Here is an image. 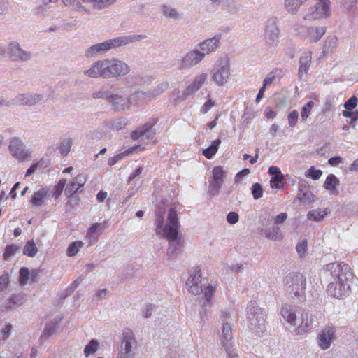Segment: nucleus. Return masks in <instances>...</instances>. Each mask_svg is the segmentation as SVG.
<instances>
[{"label": "nucleus", "instance_id": "nucleus-1", "mask_svg": "<svg viewBox=\"0 0 358 358\" xmlns=\"http://www.w3.org/2000/svg\"><path fill=\"white\" fill-rule=\"evenodd\" d=\"M165 209L159 208L156 213L155 220L156 224L155 231L157 234L162 235L169 241L167 257L169 260L175 261L182 255V245L178 238L180 223L177 211L175 208H171L168 214V222L164 226Z\"/></svg>", "mask_w": 358, "mask_h": 358}, {"label": "nucleus", "instance_id": "nucleus-2", "mask_svg": "<svg viewBox=\"0 0 358 358\" xmlns=\"http://www.w3.org/2000/svg\"><path fill=\"white\" fill-rule=\"evenodd\" d=\"M324 269L329 272L335 280L328 285L327 292L329 295L338 299L346 296L350 291L348 282L353 277L349 265L344 262L330 263Z\"/></svg>", "mask_w": 358, "mask_h": 358}, {"label": "nucleus", "instance_id": "nucleus-3", "mask_svg": "<svg viewBox=\"0 0 358 358\" xmlns=\"http://www.w3.org/2000/svg\"><path fill=\"white\" fill-rule=\"evenodd\" d=\"M129 72L130 67L126 62L114 58L96 61L84 71V74L93 78L109 79L123 76Z\"/></svg>", "mask_w": 358, "mask_h": 358}, {"label": "nucleus", "instance_id": "nucleus-4", "mask_svg": "<svg viewBox=\"0 0 358 358\" xmlns=\"http://www.w3.org/2000/svg\"><path fill=\"white\" fill-rule=\"evenodd\" d=\"M143 38L144 36L143 35H127L118 36L115 38L108 39L103 42L91 45L86 49L84 55L87 58L94 57L97 55L105 54L110 50L116 49L119 47L132 43Z\"/></svg>", "mask_w": 358, "mask_h": 358}, {"label": "nucleus", "instance_id": "nucleus-5", "mask_svg": "<svg viewBox=\"0 0 358 358\" xmlns=\"http://www.w3.org/2000/svg\"><path fill=\"white\" fill-rule=\"evenodd\" d=\"M266 313L259 308L255 301H250L246 308L247 326L255 335H260L266 329Z\"/></svg>", "mask_w": 358, "mask_h": 358}, {"label": "nucleus", "instance_id": "nucleus-6", "mask_svg": "<svg viewBox=\"0 0 358 358\" xmlns=\"http://www.w3.org/2000/svg\"><path fill=\"white\" fill-rule=\"evenodd\" d=\"M286 292L292 297L303 299L305 294L306 281L300 273L292 272L287 274L283 280Z\"/></svg>", "mask_w": 358, "mask_h": 358}, {"label": "nucleus", "instance_id": "nucleus-7", "mask_svg": "<svg viewBox=\"0 0 358 358\" xmlns=\"http://www.w3.org/2000/svg\"><path fill=\"white\" fill-rule=\"evenodd\" d=\"M210 80L217 86L227 83L230 76V66L227 58H220L213 66L210 71Z\"/></svg>", "mask_w": 358, "mask_h": 358}, {"label": "nucleus", "instance_id": "nucleus-8", "mask_svg": "<svg viewBox=\"0 0 358 358\" xmlns=\"http://www.w3.org/2000/svg\"><path fill=\"white\" fill-rule=\"evenodd\" d=\"M201 276V271L198 267H192L188 270L185 286L187 291L192 295H199L203 292V287L206 285Z\"/></svg>", "mask_w": 358, "mask_h": 358}, {"label": "nucleus", "instance_id": "nucleus-9", "mask_svg": "<svg viewBox=\"0 0 358 358\" xmlns=\"http://www.w3.org/2000/svg\"><path fill=\"white\" fill-rule=\"evenodd\" d=\"M331 14L330 2L317 1L313 6L309 8L303 16L304 20H317L328 17Z\"/></svg>", "mask_w": 358, "mask_h": 358}, {"label": "nucleus", "instance_id": "nucleus-10", "mask_svg": "<svg viewBox=\"0 0 358 358\" xmlns=\"http://www.w3.org/2000/svg\"><path fill=\"white\" fill-rule=\"evenodd\" d=\"M136 346L133 332L131 331L124 332L118 358H134Z\"/></svg>", "mask_w": 358, "mask_h": 358}, {"label": "nucleus", "instance_id": "nucleus-11", "mask_svg": "<svg viewBox=\"0 0 358 358\" xmlns=\"http://www.w3.org/2000/svg\"><path fill=\"white\" fill-rule=\"evenodd\" d=\"M224 171L222 166H215L212 170V177L209 178L208 193L211 197L219 195L224 182Z\"/></svg>", "mask_w": 358, "mask_h": 358}, {"label": "nucleus", "instance_id": "nucleus-12", "mask_svg": "<svg viewBox=\"0 0 358 358\" xmlns=\"http://www.w3.org/2000/svg\"><path fill=\"white\" fill-rule=\"evenodd\" d=\"M316 317L302 310L299 312V316L294 325V331L297 334H303L313 329L315 325Z\"/></svg>", "mask_w": 358, "mask_h": 358}, {"label": "nucleus", "instance_id": "nucleus-13", "mask_svg": "<svg viewBox=\"0 0 358 358\" xmlns=\"http://www.w3.org/2000/svg\"><path fill=\"white\" fill-rule=\"evenodd\" d=\"M230 314L227 311H222L221 318L222 320V329L220 335V340L222 347L225 350H230L234 347V342L231 336V327L229 322Z\"/></svg>", "mask_w": 358, "mask_h": 358}, {"label": "nucleus", "instance_id": "nucleus-14", "mask_svg": "<svg viewBox=\"0 0 358 358\" xmlns=\"http://www.w3.org/2000/svg\"><path fill=\"white\" fill-rule=\"evenodd\" d=\"M204 58V54H202L201 51L196 48L189 51L180 59L179 62L180 69H189L199 64Z\"/></svg>", "mask_w": 358, "mask_h": 358}, {"label": "nucleus", "instance_id": "nucleus-15", "mask_svg": "<svg viewBox=\"0 0 358 358\" xmlns=\"http://www.w3.org/2000/svg\"><path fill=\"white\" fill-rule=\"evenodd\" d=\"M8 150L11 155L19 161H24L30 157V152L25 148L22 140L14 137L10 139Z\"/></svg>", "mask_w": 358, "mask_h": 358}, {"label": "nucleus", "instance_id": "nucleus-16", "mask_svg": "<svg viewBox=\"0 0 358 358\" xmlns=\"http://www.w3.org/2000/svg\"><path fill=\"white\" fill-rule=\"evenodd\" d=\"M336 330L333 327L327 326L320 331L317 337V345L323 350L330 348L336 340Z\"/></svg>", "mask_w": 358, "mask_h": 358}, {"label": "nucleus", "instance_id": "nucleus-17", "mask_svg": "<svg viewBox=\"0 0 358 358\" xmlns=\"http://www.w3.org/2000/svg\"><path fill=\"white\" fill-rule=\"evenodd\" d=\"M155 135V130L150 123H146L131 133V137L134 141L139 142L152 141Z\"/></svg>", "mask_w": 358, "mask_h": 358}, {"label": "nucleus", "instance_id": "nucleus-18", "mask_svg": "<svg viewBox=\"0 0 358 358\" xmlns=\"http://www.w3.org/2000/svg\"><path fill=\"white\" fill-rule=\"evenodd\" d=\"M264 36L268 46L273 47L278 43L279 29L275 20L270 19L266 22Z\"/></svg>", "mask_w": 358, "mask_h": 358}, {"label": "nucleus", "instance_id": "nucleus-19", "mask_svg": "<svg viewBox=\"0 0 358 358\" xmlns=\"http://www.w3.org/2000/svg\"><path fill=\"white\" fill-rule=\"evenodd\" d=\"M44 101L43 94L34 93L19 94L14 98L16 106H34Z\"/></svg>", "mask_w": 358, "mask_h": 358}, {"label": "nucleus", "instance_id": "nucleus-20", "mask_svg": "<svg viewBox=\"0 0 358 358\" xmlns=\"http://www.w3.org/2000/svg\"><path fill=\"white\" fill-rule=\"evenodd\" d=\"M301 311L302 309L296 306L285 304L282 307L280 314L285 322L290 326L294 327L299 318V312Z\"/></svg>", "mask_w": 358, "mask_h": 358}, {"label": "nucleus", "instance_id": "nucleus-21", "mask_svg": "<svg viewBox=\"0 0 358 358\" xmlns=\"http://www.w3.org/2000/svg\"><path fill=\"white\" fill-rule=\"evenodd\" d=\"M207 78L208 74L206 73H201L194 76L192 81L184 90L182 96L186 98L195 94L204 85Z\"/></svg>", "mask_w": 358, "mask_h": 358}, {"label": "nucleus", "instance_id": "nucleus-22", "mask_svg": "<svg viewBox=\"0 0 358 358\" xmlns=\"http://www.w3.org/2000/svg\"><path fill=\"white\" fill-rule=\"evenodd\" d=\"M9 53L10 58L13 61L27 62L31 58V52L22 50L19 43L15 41H13L10 43Z\"/></svg>", "mask_w": 358, "mask_h": 358}, {"label": "nucleus", "instance_id": "nucleus-23", "mask_svg": "<svg viewBox=\"0 0 358 358\" xmlns=\"http://www.w3.org/2000/svg\"><path fill=\"white\" fill-rule=\"evenodd\" d=\"M312 62L311 52H304L299 58L298 77L300 80H305Z\"/></svg>", "mask_w": 358, "mask_h": 358}, {"label": "nucleus", "instance_id": "nucleus-24", "mask_svg": "<svg viewBox=\"0 0 358 358\" xmlns=\"http://www.w3.org/2000/svg\"><path fill=\"white\" fill-rule=\"evenodd\" d=\"M221 39L220 35H216L210 38H208L206 41L200 43L197 48L201 51L202 54H204V57L210 55L211 52H215L219 47Z\"/></svg>", "mask_w": 358, "mask_h": 358}, {"label": "nucleus", "instance_id": "nucleus-25", "mask_svg": "<svg viewBox=\"0 0 358 358\" xmlns=\"http://www.w3.org/2000/svg\"><path fill=\"white\" fill-rule=\"evenodd\" d=\"M309 189L308 182L305 180H300L298 183L299 193L296 199L303 203L313 202L315 196Z\"/></svg>", "mask_w": 358, "mask_h": 358}, {"label": "nucleus", "instance_id": "nucleus-26", "mask_svg": "<svg viewBox=\"0 0 358 358\" xmlns=\"http://www.w3.org/2000/svg\"><path fill=\"white\" fill-rule=\"evenodd\" d=\"M86 182L84 174H79L72 179L64 189V194L67 197L72 196Z\"/></svg>", "mask_w": 358, "mask_h": 358}, {"label": "nucleus", "instance_id": "nucleus-27", "mask_svg": "<svg viewBox=\"0 0 358 358\" xmlns=\"http://www.w3.org/2000/svg\"><path fill=\"white\" fill-rule=\"evenodd\" d=\"M104 228V224L95 223L87 229L85 238L87 241L89 245H92L97 242L98 238L103 233Z\"/></svg>", "mask_w": 358, "mask_h": 358}, {"label": "nucleus", "instance_id": "nucleus-28", "mask_svg": "<svg viewBox=\"0 0 358 358\" xmlns=\"http://www.w3.org/2000/svg\"><path fill=\"white\" fill-rule=\"evenodd\" d=\"M108 103L116 110H124L129 103L128 98L118 94H111L108 98Z\"/></svg>", "mask_w": 358, "mask_h": 358}, {"label": "nucleus", "instance_id": "nucleus-29", "mask_svg": "<svg viewBox=\"0 0 358 358\" xmlns=\"http://www.w3.org/2000/svg\"><path fill=\"white\" fill-rule=\"evenodd\" d=\"M169 87V83L165 81L162 82V83L159 84L156 87H155L152 90H150L146 93L143 92H138V96H143L145 95L148 98V99H152L160 94H162L164 92H165Z\"/></svg>", "mask_w": 358, "mask_h": 358}, {"label": "nucleus", "instance_id": "nucleus-30", "mask_svg": "<svg viewBox=\"0 0 358 358\" xmlns=\"http://www.w3.org/2000/svg\"><path fill=\"white\" fill-rule=\"evenodd\" d=\"M73 145V140L71 138H63L60 140V141L56 145V149L59 151V154L62 157H66L71 147Z\"/></svg>", "mask_w": 358, "mask_h": 358}, {"label": "nucleus", "instance_id": "nucleus-31", "mask_svg": "<svg viewBox=\"0 0 358 358\" xmlns=\"http://www.w3.org/2000/svg\"><path fill=\"white\" fill-rule=\"evenodd\" d=\"M340 184L339 180L334 174H329L324 183V187L331 194H338L337 186Z\"/></svg>", "mask_w": 358, "mask_h": 358}, {"label": "nucleus", "instance_id": "nucleus-32", "mask_svg": "<svg viewBox=\"0 0 358 358\" xmlns=\"http://www.w3.org/2000/svg\"><path fill=\"white\" fill-rule=\"evenodd\" d=\"M262 231L266 238L274 241H279L283 237L280 228L276 226L266 228Z\"/></svg>", "mask_w": 358, "mask_h": 358}, {"label": "nucleus", "instance_id": "nucleus-33", "mask_svg": "<svg viewBox=\"0 0 358 358\" xmlns=\"http://www.w3.org/2000/svg\"><path fill=\"white\" fill-rule=\"evenodd\" d=\"M62 320V316L60 315H56L52 320L48 322L43 330L41 337L50 336L52 335L57 329V325Z\"/></svg>", "mask_w": 358, "mask_h": 358}, {"label": "nucleus", "instance_id": "nucleus-34", "mask_svg": "<svg viewBox=\"0 0 358 358\" xmlns=\"http://www.w3.org/2000/svg\"><path fill=\"white\" fill-rule=\"evenodd\" d=\"M327 28L323 26L310 27L308 38L311 42L318 41L326 33Z\"/></svg>", "mask_w": 358, "mask_h": 358}, {"label": "nucleus", "instance_id": "nucleus-35", "mask_svg": "<svg viewBox=\"0 0 358 358\" xmlns=\"http://www.w3.org/2000/svg\"><path fill=\"white\" fill-rule=\"evenodd\" d=\"M49 196L48 191L45 188H41L35 192L32 196L31 203L34 206H41L44 204V201Z\"/></svg>", "mask_w": 358, "mask_h": 358}, {"label": "nucleus", "instance_id": "nucleus-36", "mask_svg": "<svg viewBox=\"0 0 358 358\" xmlns=\"http://www.w3.org/2000/svg\"><path fill=\"white\" fill-rule=\"evenodd\" d=\"M328 208L314 209L310 210L307 214V218L309 220L315 222H321L329 214Z\"/></svg>", "mask_w": 358, "mask_h": 358}, {"label": "nucleus", "instance_id": "nucleus-37", "mask_svg": "<svg viewBox=\"0 0 358 358\" xmlns=\"http://www.w3.org/2000/svg\"><path fill=\"white\" fill-rule=\"evenodd\" d=\"M338 45V38L336 36L331 35L328 36L324 42V50L322 53L324 55L332 52Z\"/></svg>", "mask_w": 358, "mask_h": 358}, {"label": "nucleus", "instance_id": "nucleus-38", "mask_svg": "<svg viewBox=\"0 0 358 358\" xmlns=\"http://www.w3.org/2000/svg\"><path fill=\"white\" fill-rule=\"evenodd\" d=\"M25 301V299L23 295L18 294L10 296L7 301L4 303V308L6 309H11L14 306H22Z\"/></svg>", "mask_w": 358, "mask_h": 358}, {"label": "nucleus", "instance_id": "nucleus-39", "mask_svg": "<svg viewBox=\"0 0 358 358\" xmlns=\"http://www.w3.org/2000/svg\"><path fill=\"white\" fill-rule=\"evenodd\" d=\"M307 0H285V6L289 13L295 14Z\"/></svg>", "mask_w": 358, "mask_h": 358}, {"label": "nucleus", "instance_id": "nucleus-40", "mask_svg": "<svg viewBox=\"0 0 358 358\" xmlns=\"http://www.w3.org/2000/svg\"><path fill=\"white\" fill-rule=\"evenodd\" d=\"M310 27L296 24L292 27L293 34L301 38H307Z\"/></svg>", "mask_w": 358, "mask_h": 358}, {"label": "nucleus", "instance_id": "nucleus-41", "mask_svg": "<svg viewBox=\"0 0 358 358\" xmlns=\"http://www.w3.org/2000/svg\"><path fill=\"white\" fill-rule=\"evenodd\" d=\"M220 143H221V141L219 139L214 141L212 143V144L210 145V146H209L208 148L203 150V155L207 159H211L216 154Z\"/></svg>", "mask_w": 358, "mask_h": 358}, {"label": "nucleus", "instance_id": "nucleus-42", "mask_svg": "<svg viewBox=\"0 0 358 358\" xmlns=\"http://www.w3.org/2000/svg\"><path fill=\"white\" fill-rule=\"evenodd\" d=\"M140 146L138 145V146H134V147H132L128 150H127L126 151L122 152V153H120V154H117L115 156H114L113 157H110L108 159V164L109 166H113L114 164H115L118 161L121 160L122 159H123V157L127 155H129V153L132 152L135 149H138Z\"/></svg>", "mask_w": 358, "mask_h": 358}, {"label": "nucleus", "instance_id": "nucleus-43", "mask_svg": "<svg viewBox=\"0 0 358 358\" xmlns=\"http://www.w3.org/2000/svg\"><path fill=\"white\" fill-rule=\"evenodd\" d=\"M38 249L34 241L33 240L28 241L24 247V255L33 257L36 255Z\"/></svg>", "mask_w": 358, "mask_h": 358}, {"label": "nucleus", "instance_id": "nucleus-44", "mask_svg": "<svg viewBox=\"0 0 358 358\" xmlns=\"http://www.w3.org/2000/svg\"><path fill=\"white\" fill-rule=\"evenodd\" d=\"M66 184V180L64 178H62L59 180L57 184L53 187L52 190L50 192V195L55 199H57L62 194V192Z\"/></svg>", "mask_w": 358, "mask_h": 358}, {"label": "nucleus", "instance_id": "nucleus-45", "mask_svg": "<svg viewBox=\"0 0 358 358\" xmlns=\"http://www.w3.org/2000/svg\"><path fill=\"white\" fill-rule=\"evenodd\" d=\"M162 11L164 15L174 20H178L180 18L179 13L169 6L164 5L162 8Z\"/></svg>", "mask_w": 358, "mask_h": 358}, {"label": "nucleus", "instance_id": "nucleus-46", "mask_svg": "<svg viewBox=\"0 0 358 358\" xmlns=\"http://www.w3.org/2000/svg\"><path fill=\"white\" fill-rule=\"evenodd\" d=\"M81 241H74L71 243L67 248V254L69 257L74 256L78 253L79 249L83 246Z\"/></svg>", "mask_w": 358, "mask_h": 358}, {"label": "nucleus", "instance_id": "nucleus-47", "mask_svg": "<svg viewBox=\"0 0 358 358\" xmlns=\"http://www.w3.org/2000/svg\"><path fill=\"white\" fill-rule=\"evenodd\" d=\"M98 348V343L96 340H92L84 349V354L86 357H89L90 355L94 354Z\"/></svg>", "mask_w": 358, "mask_h": 358}, {"label": "nucleus", "instance_id": "nucleus-48", "mask_svg": "<svg viewBox=\"0 0 358 358\" xmlns=\"http://www.w3.org/2000/svg\"><path fill=\"white\" fill-rule=\"evenodd\" d=\"M263 187L259 183H255L252 185L251 192L255 199H259L263 196Z\"/></svg>", "mask_w": 358, "mask_h": 358}, {"label": "nucleus", "instance_id": "nucleus-49", "mask_svg": "<svg viewBox=\"0 0 358 358\" xmlns=\"http://www.w3.org/2000/svg\"><path fill=\"white\" fill-rule=\"evenodd\" d=\"M215 287L212 285H208L204 288L203 287V298L206 303H210L212 296L215 292Z\"/></svg>", "mask_w": 358, "mask_h": 358}, {"label": "nucleus", "instance_id": "nucleus-50", "mask_svg": "<svg viewBox=\"0 0 358 358\" xmlns=\"http://www.w3.org/2000/svg\"><path fill=\"white\" fill-rule=\"evenodd\" d=\"M166 358H189V356L180 349H175L171 350Z\"/></svg>", "mask_w": 358, "mask_h": 358}, {"label": "nucleus", "instance_id": "nucleus-51", "mask_svg": "<svg viewBox=\"0 0 358 358\" xmlns=\"http://www.w3.org/2000/svg\"><path fill=\"white\" fill-rule=\"evenodd\" d=\"M12 327V324L10 322L5 323L1 331V336L3 341L7 340L10 337Z\"/></svg>", "mask_w": 358, "mask_h": 358}, {"label": "nucleus", "instance_id": "nucleus-52", "mask_svg": "<svg viewBox=\"0 0 358 358\" xmlns=\"http://www.w3.org/2000/svg\"><path fill=\"white\" fill-rule=\"evenodd\" d=\"M18 250L19 248L16 245H7L3 253V258L7 259L10 256L15 255Z\"/></svg>", "mask_w": 358, "mask_h": 358}, {"label": "nucleus", "instance_id": "nucleus-53", "mask_svg": "<svg viewBox=\"0 0 358 358\" xmlns=\"http://www.w3.org/2000/svg\"><path fill=\"white\" fill-rule=\"evenodd\" d=\"M343 6L350 13H354L357 8V0H343Z\"/></svg>", "mask_w": 358, "mask_h": 358}, {"label": "nucleus", "instance_id": "nucleus-54", "mask_svg": "<svg viewBox=\"0 0 358 358\" xmlns=\"http://www.w3.org/2000/svg\"><path fill=\"white\" fill-rule=\"evenodd\" d=\"M314 106V103L312 101H308L304 106H303L301 112V116L303 120L306 119L310 113V110Z\"/></svg>", "mask_w": 358, "mask_h": 358}, {"label": "nucleus", "instance_id": "nucleus-55", "mask_svg": "<svg viewBox=\"0 0 358 358\" xmlns=\"http://www.w3.org/2000/svg\"><path fill=\"white\" fill-rule=\"evenodd\" d=\"M110 95V92L107 90H99L97 92H94L92 94V97L93 99H102L107 101L108 103V98Z\"/></svg>", "mask_w": 358, "mask_h": 358}, {"label": "nucleus", "instance_id": "nucleus-56", "mask_svg": "<svg viewBox=\"0 0 358 358\" xmlns=\"http://www.w3.org/2000/svg\"><path fill=\"white\" fill-rule=\"evenodd\" d=\"M215 106V101L210 99V94H208V100L203 103L200 109L203 114L207 113Z\"/></svg>", "mask_w": 358, "mask_h": 358}, {"label": "nucleus", "instance_id": "nucleus-57", "mask_svg": "<svg viewBox=\"0 0 358 358\" xmlns=\"http://www.w3.org/2000/svg\"><path fill=\"white\" fill-rule=\"evenodd\" d=\"M29 275V271L27 268L23 267L20 270V282L22 285L27 283Z\"/></svg>", "mask_w": 358, "mask_h": 358}, {"label": "nucleus", "instance_id": "nucleus-58", "mask_svg": "<svg viewBox=\"0 0 358 358\" xmlns=\"http://www.w3.org/2000/svg\"><path fill=\"white\" fill-rule=\"evenodd\" d=\"M322 174V171L320 169H315L313 166L310 168L308 171L307 176L313 180L319 179Z\"/></svg>", "mask_w": 358, "mask_h": 358}, {"label": "nucleus", "instance_id": "nucleus-59", "mask_svg": "<svg viewBox=\"0 0 358 358\" xmlns=\"http://www.w3.org/2000/svg\"><path fill=\"white\" fill-rule=\"evenodd\" d=\"M299 113L296 110L292 111L288 115V123L289 127H294L298 121Z\"/></svg>", "mask_w": 358, "mask_h": 358}, {"label": "nucleus", "instance_id": "nucleus-60", "mask_svg": "<svg viewBox=\"0 0 358 358\" xmlns=\"http://www.w3.org/2000/svg\"><path fill=\"white\" fill-rule=\"evenodd\" d=\"M99 8H108L111 5L114 4L117 0H93Z\"/></svg>", "mask_w": 358, "mask_h": 358}, {"label": "nucleus", "instance_id": "nucleus-61", "mask_svg": "<svg viewBox=\"0 0 358 358\" xmlns=\"http://www.w3.org/2000/svg\"><path fill=\"white\" fill-rule=\"evenodd\" d=\"M283 180V175L272 176L270 182L271 187L279 189L280 187V183Z\"/></svg>", "mask_w": 358, "mask_h": 358}, {"label": "nucleus", "instance_id": "nucleus-62", "mask_svg": "<svg viewBox=\"0 0 358 358\" xmlns=\"http://www.w3.org/2000/svg\"><path fill=\"white\" fill-rule=\"evenodd\" d=\"M357 99L353 96L350 97L344 104V107L348 110H351L357 106Z\"/></svg>", "mask_w": 358, "mask_h": 358}, {"label": "nucleus", "instance_id": "nucleus-63", "mask_svg": "<svg viewBox=\"0 0 358 358\" xmlns=\"http://www.w3.org/2000/svg\"><path fill=\"white\" fill-rule=\"evenodd\" d=\"M9 277L8 274H3L0 276V292L4 291L8 285Z\"/></svg>", "mask_w": 358, "mask_h": 358}, {"label": "nucleus", "instance_id": "nucleus-64", "mask_svg": "<svg viewBox=\"0 0 358 358\" xmlns=\"http://www.w3.org/2000/svg\"><path fill=\"white\" fill-rule=\"evenodd\" d=\"M275 71H273L271 72H270L266 76V78H264V81H263V85L262 86L264 87V88H266V87H268V85H270L273 81L275 80Z\"/></svg>", "mask_w": 358, "mask_h": 358}]
</instances>
